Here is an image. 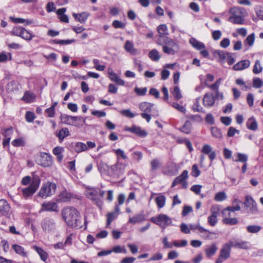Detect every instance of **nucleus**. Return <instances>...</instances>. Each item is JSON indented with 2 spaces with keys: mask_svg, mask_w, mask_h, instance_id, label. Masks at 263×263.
<instances>
[{
  "mask_svg": "<svg viewBox=\"0 0 263 263\" xmlns=\"http://www.w3.org/2000/svg\"><path fill=\"white\" fill-rule=\"evenodd\" d=\"M134 91L137 95L143 96L146 94L147 89L146 87L139 88L138 87H136L134 89Z\"/></svg>",
  "mask_w": 263,
  "mask_h": 263,
  "instance_id": "59",
  "label": "nucleus"
},
{
  "mask_svg": "<svg viewBox=\"0 0 263 263\" xmlns=\"http://www.w3.org/2000/svg\"><path fill=\"white\" fill-rule=\"evenodd\" d=\"M42 229L46 233H53L56 230V223L53 219L44 218L41 223Z\"/></svg>",
  "mask_w": 263,
  "mask_h": 263,
  "instance_id": "10",
  "label": "nucleus"
},
{
  "mask_svg": "<svg viewBox=\"0 0 263 263\" xmlns=\"http://www.w3.org/2000/svg\"><path fill=\"white\" fill-rule=\"evenodd\" d=\"M246 126L248 129L253 131L256 130L258 128L257 122L253 117H251L248 120Z\"/></svg>",
  "mask_w": 263,
  "mask_h": 263,
  "instance_id": "23",
  "label": "nucleus"
},
{
  "mask_svg": "<svg viewBox=\"0 0 263 263\" xmlns=\"http://www.w3.org/2000/svg\"><path fill=\"white\" fill-rule=\"evenodd\" d=\"M109 79L118 85L123 86L125 85V82L121 79L116 73L113 74L111 77H109Z\"/></svg>",
  "mask_w": 263,
  "mask_h": 263,
  "instance_id": "45",
  "label": "nucleus"
},
{
  "mask_svg": "<svg viewBox=\"0 0 263 263\" xmlns=\"http://www.w3.org/2000/svg\"><path fill=\"white\" fill-rule=\"evenodd\" d=\"M215 53L218 56L219 62L221 64H223L226 62L229 52L223 50H216Z\"/></svg>",
  "mask_w": 263,
  "mask_h": 263,
  "instance_id": "28",
  "label": "nucleus"
},
{
  "mask_svg": "<svg viewBox=\"0 0 263 263\" xmlns=\"http://www.w3.org/2000/svg\"><path fill=\"white\" fill-rule=\"evenodd\" d=\"M172 106L174 108H175L176 109L178 110L179 111H180L181 112H182V113L184 114L186 112L185 108L184 106H183L180 105L177 103H175V102L173 103L172 104Z\"/></svg>",
  "mask_w": 263,
  "mask_h": 263,
  "instance_id": "63",
  "label": "nucleus"
},
{
  "mask_svg": "<svg viewBox=\"0 0 263 263\" xmlns=\"http://www.w3.org/2000/svg\"><path fill=\"white\" fill-rule=\"evenodd\" d=\"M61 122L65 124L72 125L74 116H68L66 114H62L60 117Z\"/></svg>",
  "mask_w": 263,
  "mask_h": 263,
  "instance_id": "31",
  "label": "nucleus"
},
{
  "mask_svg": "<svg viewBox=\"0 0 263 263\" xmlns=\"http://www.w3.org/2000/svg\"><path fill=\"white\" fill-rule=\"evenodd\" d=\"M200 98H198L196 99L195 102L194 103L192 109L194 111L201 112L202 108L200 107L199 104Z\"/></svg>",
  "mask_w": 263,
  "mask_h": 263,
  "instance_id": "58",
  "label": "nucleus"
},
{
  "mask_svg": "<svg viewBox=\"0 0 263 263\" xmlns=\"http://www.w3.org/2000/svg\"><path fill=\"white\" fill-rule=\"evenodd\" d=\"M162 50L165 53L170 55H174L176 53V49L171 48L165 45H164L162 46Z\"/></svg>",
  "mask_w": 263,
  "mask_h": 263,
  "instance_id": "54",
  "label": "nucleus"
},
{
  "mask_svg": "<svg viewBox=\"0 0 263 263\" xmlns=\"http://www.w3.org/2000/svg\"><path fill=\"white\" fill-rule=\"evenodd\" d=\"M250 65V62L248 60H241L233 67V69L235 71H241L248 68Z\"/></svg>",
  "mask_w": 263,
  "mask_h": 263,
  "instance_id": "18",
  "label": "nucleus"
},
{
  "mask_svg": "<svg viewBox=\"0 0 263 263\" xmlns=\"http://www.w3.org/2000/svg\"><path fill=\"white\" fill-rule=\"evenodd\" d=\"M41 182L39 176H33L30 185L22 190V193L24 198H27L32 196L37 190Z\"/></svg>",
  "mask_w": 263,
  "mask_h": 263,
  "instance_id": "5",
  "label": "nucleus"
},
{
  "mask_svg": "<svg viewBox=\"0 0 263 263\" xmlns=\"http://www.w3.org/2000/svg\"><path fill=\"white\" fill-rule=\"evenodd\" d=\"M74 150L77 153H80L88 150L87 145L84 143L81 142H77L74 146Z\"/></svg>",
  "mask_w": 263,
  "mask_h": 263,
  "instance_id": "26",
  "label": "nucleus"
},
{
  "mask_svg": "<svg viewBox=\"0 0 263 263\" xmlns=\"http://www.w3.org/2000/svg\"><path fill=\"white\" fill-rule=\"evenodd\" d=\"M62 216L69 227L77 229L82 228L81 217L75 208L71 206L64 208L62 211Z\"/></svg>",
  "mask_w": 263,
  "mask_h": 263,
  "instance_id": "1",
  "label": "nucleus"
},
{
  "mask_svg": "<svg viewBox=\"0 0 263 263\" xmlns=\"http://www.w3.org/2000/svg\"><path fill=\"white\" fill-rule=\"evenodd\" d=\"M227 198V195L223 192L217 193L214 197V199L217 201H222Z\"/></svg>",
  "mask_w": 263,
  "mask_h": 263,
  "instance_id": "52",
  "label": "nucleus"
},
{
  "mask_svg": "<svg viewBox=\"0 0 263 263\" xmlns=\"http://www.w3.org/2000/svg\"><path fill=\"white\" fill-rule=\"evenodd\" d=\"M93 63L95 65V68L99 71H103L105 68V66L99 64V60L98 59H93Z\"/></svg>",
  "mask_w": 263,
  "mask_h": 263,
  "instance_id": "61",
  "label": "nucleus"
},
{
  "mask_svg": "<svg viewBox=\"0 0 263 263\" xmlns=\"http://www.w3.org/2000/svg\"><path fill=\"white\" fill-rule=\"evenodd\" d=\"M24 28L22 27H14L11 31V34L17 36H21Z\"/></svg>",
  "mask_w": 263,
  "mask_h": 263,
  "instance_id": "56",
  "label": "nucleus"
},
{
  "mask_svg": "<svg viewBox=\"0 0 263 263\" xmlns=\"http://www.w3.org/2000/svg\"><path fill=\"white\" fill-rule=\"evenodd\" d=\"M157 31L160 35V37H162L163 35H167L168 34L167 27L165 24H161L159 25L157 27Z\"/></svg>",
  "mask_w": 263,
  "mask_h": 263,
  "instance_id": "37",
  "label": "nucleus"
},
{
  "mask_svg": "<svg viewBox=\"0 0 263 263\" xmlns=\"http://www.w3.org/2000/svg\"><path fill=\"white\" fill-rule=\"evenodd\" d=\"M151 220L163 229L171 225L172 222L171 218L164 214H160L157 216L153 217Z\"/></svg>",
  "mask_w": 263,
  "mask_h": 263,
  "instance_id": "6",
  "label": "nucleus"
},
{
  "mask_svg": "<svg viewBox=\"0 0 263 263\" xmlns=\"http://www.w3.org/2000/svg\"><path fill=\"white\" fill-rule=\"evenodd\" d=\"M229 242L230 244H231L232 247H234L235 248L248 249L249 247V243L248 241L236 239L231 240Z\"/></svg>",
  "mask_w": 263,
  "mask_h": 263,
  "instance_id": "15",
  "label": "nucleus"
},
{
  "mask_svg": "<svg viewBox=\"0 0 263 263\" xmlns=\"http://www.w3.org/2000/svg\"><path fill=\"white\" fill-rule=\"evenodd\" d=\"M72 16L80 23H84L87 20L89 14L88 13L84 12L78 14L73 13Z\"/></svg>",
  "mask_w": 263,
  "mask_h": 263,
  "instance_id": "25",
  "label": "nucleus"
},
{
  "mask_svg": "<svg viewBox=\"0 0 263 263\" xmlns=\"http://www.w3.org/2000/svg\"><path fill=\"white\" fill-rule=\"evenodd\" d=\"M190 42L194 48L198 50H201L205 47L203 43L197 41L194 38H192L190 40Z\"/></svg>",
  "mask_w": 263,
  "mask_h": 263,
  "instance_id": "33",
  "label": "nucleus"
},
{
  "mask_svg": "<svg viewBox=\"0 0 263 263\" xmlns=\"http://www.w3.org/2000/svg\"><path fill=\"white\" fill-rule=\"evenodd\" d=\"M18 89V84L16 81H12L8 83L7 85V89L8 92L17 91Z\"/></svg>",
  "mask_w": 263,
  "mask_h": 263,
  "instance_id": "36",
  "label": "nucleus"
},
{
  "mask_svg": "<svg viewBox=\"0 0 263 263\" xmlns=\"http://www.w3.org/2000/svg\"><path fill=\"white\" fill-rule=\"evenodd\" d=\"M208 223L212 227H214L218 222L217 217L209 216L208 218Z\"/></svg>",
  "mask_w": 263,
  "mask_h": 263,
  "instance_id": "64",
  "label": "nucleus"
},
{
  "mask_svg": "<svg viewBox=\"0 0 263 263\" xmlns=\"http://www.w3.org/2000/svg\"><path fill=\"white\" fill-rule=\"evenodd\" d=\"M215 97L212 93H206L203 98V104L205 107L212 106L215 102Z\"/></svg>",
  "mask_w": 263,
  "mask_h": 263,
  "instance_id": "16",
  "label": "nucleus"
},
{
  "mask_svg": "<svg viewBox=\"0 0 263 263\" xmlns=\"http://www.w3.org/2000/svg\"><path fill=\"white\" fill-rule=\"evenodd\" d=\"M114 151L117 156L118 160H119L120 157L124 160L127 159V156L125 154L124 151H123L122 149L119 148L114 149Z\"/></svg>",
  "mask_w": 263,
  "mask_h": 263,
  "instance_id": "55",
  "label": "nucleus"
},
{
  "mask_svg": "<svg viewBox=\"0 0 263 263\" xmlns=\"http://www.w3.org/2000/svg\"><path fill=\"white\" fill-rule=\"evenodd\" d=\"M263 86V81L259 78H254L253 79V87L255 88H259Z\"/></svg>",
  "mask_w": 263,
  "mask_h": 263,
  "instance_id": "50",
  "label": "nucleus"
},
{
  "mask_svg": "<svg viewBox=\"0 0 263 263\" xmlns=\"http://www.w3.org/2000/svg\"><path fill=\"white\" fill-rule=\"evenodd\" d=\"M120 209L119 205H116L115 211L108 213L107 215V226L108 227L111 222L115 220L120 213Z\"/></svg>",
  "mask_w": 263,
  "mask_h": 263,
  "instance_id": "19",
  "label": "nucleus"
},
{
  "mask_svg": "<svg viewBox=\"0 0 263 263\" xmlns=\"http://www.w3.org/2000/svg\"><path fill=\"white\" fill-rule=\"evenodd\" d=\"M174 98L176 100L178 101L182 98V95L181 91L178 86H176L174 88L172 91Z\"/></svg>",
  "mask_w": 263,
  "mask_h": 263,
  "instance_id": "53",
  "label": "nucleus"
},
{
  "mask_svg": "<svg viewBox=\"0 0 263 263\" xmlns=\"http://www.w3.org/2000/svg\"><path fill=\"white\" fill-rule=\"evenodd\" d=\"M12 248L18 255L24 257H27V253L25 252V249L23 247L14 244L12 246Z\"/></svg>",
  "mask_w": 263,
  "mask_h": 263,
  "instance_id": "27",
  "label": "nucleus"
},
{
  "mask_svg": "<svg viewBox=\"0 0 263 263\" xmlns=\"http://www.w3.org/2000/svg\"><path fill=\"white\" fill-rule=\"evenodd\" d=\"M125 50L132 55H136L138 51L134 47L133 43L130 41H126L124 45Z\"/></svg>",
  "mask_w": 263,
  "mask_h": 263,
  "instance_id": "21",
  "label": "nucleus"
},
{
  "mask_svg": "<svg viewBox=\"0 0 263 263\" xmlns=\"http://www.w3.org/2000/svg\"><path fill=\"white\" fill-rule=\"evenodd\" d=\"M223 222L226 224L235 225L238 222V220L236 218L226 217L223 219Z\"/></svg>",
  "mask_w": 263,
  "mask_h": 263,
  "instance_id": "48",
  "label": "nucleus"
},
{
  "mask_svg": "<svg viewBox=\"0 0 263 263\" xmlns=\"http://www.w3.org/2000/svg\"><path fill=\"white\" fill-rule=\"evenodd\" d=\"M122 166V164L118 162L116 164L111 166V169L116 175H121L124 173V167L121 168Z\"/></svg>",
  "mask_w": 263,
  "mask_h": 263,
  "instance_id": "32",
  "label": "nucleus"
},
{
  "mask_svg": "<svg viewBox=\"0 0 263 263\" xmlns=\"http://www.w3.org/2000/svg\"><path fill=\"white\" fill-rule=\"evenodd\" d=\"M164 43L165 45L170 47L171 48L176 49V52H177L179 50V45L174 42L172 39L166 37Z\"/></svg>",
  "mask_w": 263,
  "mask_h": 263,
  "instance_id": "34",
  "label": "nucleus"
},
{
  "mask_svg": "<svg viewBox=\"0 0 263 263\" xmlns=\"http://www.w3.org/2000/svg\"><path fill=\"white\" fill-rule=\"evenodd\" d=\"M165 200L166 198L163 195H161L156 198V202L159 208L161 209L164 206Z\"/></svg>",
  "mask_w": 263,
  "mask_h": 263,
  "instance_id": "42",
  "label": "nucleus"
},
{
  "mask_svg": "<svg viewBox=\"0 0 263 263\" xmlns=\"http://www.w3.org/2000/svg\"><path fill=\"white\" fill-rule=\"evenodd\" d=\"M201 152L204 154L208 155L211 162L216 158V153L212 150V147L209 144L204 145L202 148Z\"/></svg>",
  "mask_w": 263,
  "mask_h": 263,
  "instance_id": "13",
  "label": "nucleus"
},
{
  "mask_svg": "<svg viewBox=\"0 0 263 263\" xmlns=\"http://www.w3.org/2000/svg\"><path fill=\"white\" fill-rule=\"evenodd\" d=\"M153 106L154 104L147 102H142L139 105L140 110L142 111L141 116L148 123L150 122L152 118L149 113L151 112Z\"/></svg>",
  "mask_w": 263,
  "mask_h": 263,
  "instance_id": "7",
  "label": "nucleus"
},
{
  "mask_svg": "<svg viewBox=\"0 0 263 263\" xmlns=\"http://www.w3.org/2000/svg\"><path fill=\"white\" fill-rule=\"evenodd\" d=\"M0 213L7 217H10L11 214L10 206L5 200H0Z\"/></svg>",
  "mask_w": 263,
  "mask_h": 263,
  "instance_id": "12",
  "label": "nucleus"
},
{
  "mask_svg": "<svg viewBox=\"0 0 263 263\" xmlns=\"http://www.w3.org/2000/svg\"><path fill=\"white\" fill-rule=\"evenodd\" d=\"M188 177V171L184 170L183 171L182 174L175 178L174 181L172 183V187L175 186L177 184L181 183L185 180Z\"/></svg>",
  "mask_w": 263,
  "mask_h": 263,
  "instance_id": "20",
  "label": "nucleus"
},
{
  "mask_svg": "<svg viewBox=\"0 0 263 263\" xmlns=\"http://www.w3.org/2000/svg\"><path fill=\"white\" fill-rule=\"evenodd\" d=\"M237 159H236L235 160H233L236 162L239 161V162H241L242 163L247 162L248 159V157L246 154H242V153H238L237 154Z\"/></svg>",
  "mask_w": 263,
  "mask_h": 263,
  "instance_id": "49",
  "label": "nucleus"
},
{
  "mask_svg": "<svg viewBox=\"0 0 263 263\" xmlns=\"http://www.w3.org/2000/svg\"><path fill=\"white\" fill-rule=\"evenodd\" d=\"M192 129V124L189 121H186L184 125L180 128V130L186 134L191 133Z\"/></svg>",
  "mask_w": 263,
  "mask_h": 263,
  "instance_id": "39",
  "label": "nucleus"
},
{
  "mask_svg": "<svg viewBox=\"0 0 263 263\" xmlns=\"http://www.w3.org/2000/svg\"><path fill=\"white\" fill-rule=\"evenodd\" d=\"M85 120L82 117L74 116L73 124L72 126L81 127L85 123Z\"/></svg>",
  "mask_w": 263,
  "mask_h": 263,
  "instance_id": "38",
  "label": "nucleus"
},
{
  "mask_svg": "<svg viewBox=\"0 0 263 263\" xmlns=\"http://www.w3.org/2000/svg\"><path fill=\"white\" fill-rule=\"evenodd\" d=\"M211 134L214 137L216 138H221L222 136V134L218 128L215 127H212L211 129Z\"/></svg>",
  "mask_w": 263,
  "mask_h": 263,
  "instance_id": "51",
  "label": "nucleus"
},
{
  "mask_svg": "<svg viewBox=\"0 0 263 263\" xmlns=\"http://www.w3.org/2000/svg\"><path fill=\"white\" fill-rule=\"evenodd\" d=\"M244 205L247 208V212L250 214L258 213L257 203L252 196L247 195L245 197Z\"/></svg>",
  "mask_w": 263,
  "mask_h": 263,
  "instance_id": "8",
  "label": "nucleus"
},
{
  "mask_svg": "<svg viewBox=\"0 0 263 263\" xmlns=\"http://www.w3.org/2000/svg\"><path fill=\"white\" fill-rule=\"evenodd\" d=\"M145 220V216L143 214H139L132 217H130L128 222L133 224L141 222Z\"/></svg>",
  "mask_w": 263,
  "mask_h": 263,
  "instance_id": "29",
  "label": "nucleus"
},
{
  "mask_svg": "<svg viewBox=\"0 0 263 263\" xmlns=\"http://www.w3.org/2000/svg\"><path fill=\"white\" fill-rule=\"evenodd\" d=\"M121 114L126 117L133 118L135 117V114L131 111L130 109H125L120 111Z\"/></svg>",
  "mask_w": 263,
  "mask_h": 263,
  "instance_id": "60",
  "label": "nucleus"
},
{
  "mask_svg": "<svg viewBox=\"0 0 263 263\" xmlns=\"http://www.w3.org/2000/svg\"><path fill=\"white\" fill-rule=\"evenodd\" d=\"M42 211H52V212H58V206L55 202H47L43 203L42 205Z\"/></svg>",
  "mask_w": 263,
  "mask_h": 263,
  "instance_id": "17",
  "label": "nucleus"
},
{
  "mask_svg": "<svg viewBox=\"0 0 263 263\" xmlns=\"http://www.w3.org/2000/svg\"><path fill=\"white\" fill-rule=\"evenodd\" d=\"M191 174L195 177H198L200 174V171L198 169V166L196 164H194L192 168Z\"/></svg>",
  "mask_w": 263,
  "mask_h": 263,
  "instance_id": "62",
  "label": "nucleus"
},
{
  "mask_svg": "<svg viewBox=\"0 0 263 263\" xmlns=\"http://www.w3.org/2000/svg\"><path fill=\"white\" fill-rule=\"evenodd\" d=\"M34 249H35V250L37 252V253L40 255L41 259L43 261H46L48 258L47 253L40 247H35Z\"/></svg>",
  "mask_w": 263,
  "mask_h": 263,
  "instance_id": "40",
  "label": "nucleus"
},
{
  "mask_svg": "<svg viewBox=\"0 0 263 263\" xmlns=\"http://www.w3.org/2000/svg\"><path fill=\"white\" fill-rule=\"evenodd\" d=\"M69 135V132L67 128H62L59 132L57 136L59 138V140L61 141H63V139L68 136Z\"/></svg>",
  "mask_w": 263,
  "mask_h": 263,
  "instance_id": "41",
  "label": "nucleus"
},
{
  "mask_svg": "<svg viewBox=\"0 0 263 263\" xmlns=\"http://www.w3.org/2000/svg\"><path fill=\"white\" fill-rule=\"evenodd\" d=\"M11 144L15 147H20L24 146L25 142L24 139L21 138L14 139L12 141Z\"/></svg>",
  "mask_w": 263,
  "mask_h": 263,
  "instance_id": "57",
  "label": "nucleus"
},
{
  "mask_svg": "<svg viewBox=\"0 0 263 263\" xmlns=\"http://www.w3.org/2000/svg\"><path fill=\"white\" fill-rule=\"evenodd\" d=\"M148 57L153 61H158L161 58L158 51L155 49L152 50L148 53Z\"/></svg>",
  "mask_w": 263,
  "mask_h": 263,
  "instance_id": "35",
  "label": "nucleus"
},
{
  "mask_svg": "<svg viewBox=\"0 0 263 263\" xmlns=\"http://www.w3.org/2000/svg\"><path fill=\"white\" fill-rule=\"evenodd\" d=\"M37 163L43 167L50 166L52 164V158L47 153H41L37 160Z\"/></svg>",
  "mask_w": 263,
  "mask_h": 263,
  "instance_id": "11",
  "label": "nucleus"
},
{
  "mask_svg": "<svg viewBox=\"0 0 263 263\" xmlns=\"http://www.w3.org/2000/svg\"><path fill=\"white\" fill-rule=\"evenodd\" d=\"M20 37L26 41H30L34 37V35L24 28Z\"/></svg>",
  "mask_w": 263,
  "mask_h": 263,
  "instance_id": "44",
  "label": "nucleus"
},
{
  "mask_svg": "<svg viewBox=\"0 0 263 263\" xmlns=\"http://www.w3.org/2000/svg\"><path fill=\"white\" fill-rule=\"evenodd\" d=\"M232 245L230 242L224 244L220 251V254L216 263H222L230 256Z\"/></svg>",
  "mask_w": 263,
  "mask_h": 263,
  "instance_id": "9",
  "label": "nucleus"
},
{
  "mask_svg": "<svg viewBox=\"0 0 263 263\" xmlns=\"http://www.w3.org/2000/svg\"><path fill=\"white\" fill-rule=\"evenodd\" d=\"M126 130L134 133L140 137H145L147 135V133L145 130L136 125L126 128Z\"/></svg>",
  "mask_w": 263,
  "mask_h": 263,
  "instance_id": "14",
  "label": "nucleus"
},
{
  "mask_svg": "<svg viewBox=\"0 0 263 263\" xmlns=\"http://www.w3.org/2000/svg\"><path fill=\"white\" fill-rule=\"evenodd\" d=\"M36 97V95L34 93L26 91L22 98V100L26 103H31L35 100Z\"/></svg>",
  "mask_w": 263,
  "mask_h": 263,
  "instance_id": "24",
  "label": "nucleus"
},
{
  "mask_svg": "<svg viewBox=\"0 0 263 263\" xmlns=\"http://www.w3.org/2000/svg\"><path fill=\"white\" fill-rule=\"evenodd\" d=\"M246 229L249 233H257L261 230V227L258 225H250L247 226Z\"/></svg>",
  "mask_w": 263,
  "mask_h": 263,
  "instance_id": "43",
  "label": "nucleus"
},
{
  "mask_svg": "<svg viewBox=\"0 0 263 263\" xmlns=\"http://www.w3.org/2000/svg\"><path fill=\"white\" fill-rule=\"evenodd\" d=\"M262 70V67L261 66L259 60H256L253 67V72L255 74L260 73Z\"/></svg>",
  "mask_w": 263,
  "mask_h": 263,
  "instance_id": "47",
  "label": "nucleus"
},
{
  "mask_svg": "<svg viewBox=\"0 0 263 263\" xmlns=\"http://www.w3.org/2000/svg\"><path fill=\"white\" fill-rule=\"evenodd\" d=\"M217 250V247L215 243H212L205 250V252L208 257H210L215 254Z\"/></svg>",
  "mask_w": 263,
  "mask_h": 263,
  "instance_id": "30",
  "label": "nucleus"
},
{
  "mask_svg": "<svg viewBox=\"0 0 263 263\" xmlns=\"http://www.w3.org/2000/svg\"><path fill=\"white\" fill-rule=\"evenodd\" d=\"M229 13L230 16L228 18V21L237 25L244 24L245 17L248 14L246 8L239 6H234L230 8Z\"/></svg>",
  "mask_w": 263,
  "mask_h": 263,
  "instance_id": "2",
  "label": "nucleus"
},
{
  "mask_svg": "<svg viewBox=\"0 0 263 263\" xmlns=\"http://www.w3.org/2000/svg\"><path fill=\"white\" fill-rule=\"evenodd\" d=\"M57 189V185L54 183L47 182L42 186L38 194L39 197L46 198L54 194Z\"/></svg>",
  "mask_w": 263,
  "mask_h": 263,
  "instance_id": "4",
  "label": "nucleus"
},
{
  "mask_svg": "<svg viewBox=\"0 0 263 263\" xmlns=\"http://www.w3.org/2000/svg\"><path fill=\"white\" fill-rule=\"evenodd\" d=\"M190 230H195L198 229L199 232L201 233L203 232H208L209 230L204 229L203 227H201L199 223L198 224H190Z\"/></svg>",
  "mask_w": 263,
  "mask_h": 263,
  "instance_id": "46",
  "label": "nucleus"
},
{
  "mask_svg": "<svg viewBox=\"0 0 263 263\" xmlns=\"http://www.w3.org/2000/svg\"><path fill=\"white\" fill-rule=\"evenodd\" d=\"M72 197V194L66 190L61 192L59 195L58 200L61 202H68Z\"/></svg>",
  "mask_w": 263,
  "mask_h": 263,
  "instance_id": "22",
  "label": "nucleus"
},
{
  "mask_svg": "<svg viewBox=\"0 0 263 263\" xmlns=\"http://www.w3.org/2000/svg\"><path fill=\"white\" fill-rule=\"evenodd\" d=\"M105 194V191L98 188H92L86 192L87 197L91 200L100 209L103 205V198Z\"/></svg>",
  "mask_w": 263,
  "mask_h": 263,
  "instance_id": "3",
  "label": "nucleus"
}]
</instances>
